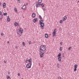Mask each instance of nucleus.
Returning <instances> with one entry per match:
<instances>
[{
	"mask_svg": "<svg viewBox=\"0 0 79 79\" xmlns=\"http://www.w3.org/2000/svg\"><path fill=\"white\" fill-rule=\"evenodd\" d=\"M47 48L45 45H41L40 46V50H42V51H45Z\"/></svg>",
	"mask_w": 79,
	"mask_h": 79,
	"instance_id": "nucleus-1",
	"label": "nucleus"
},
{
	"mask_svg": "<svg viewBox=\"0 0 79 79\" xmlns=\"http://www.w3.org/2000/svg\"><path fill=\"white\" fill-rule=\"evenodd\" d=\"M32 65V63L31 62V63H29L28 64H27L26 65V67L27 69L31 68V66Z\"/></svg>",
	"mask_w": 79,
	"mask_h": 79,
	"instance_id": "nucleus-2",
	"label": "nucleus"
},
{
	"mask_svg": "<svg viewBox=\"0 0 79 79\" xmlns=\"http://www.w3.org/2000/svg\"><path fill=\"white\" fill-rule=\"evenodd\" d=\"M23 32V29L20 28L19 30H18L17 31V33L18 34H20L21 33L22 34Z\"/></svg>",
	"mask_w": 79,
	"mask_h": 79,
	"instance_id": "nucleus-3",
	"label": "nucleus"
},
{
	"mask_svg": "<svg viewBox=\"0 0 79 79\" xmlns=\"http://www.w3.org/2000/svg\"><path fill=\"white\" fill-rule=\"evenodd\" d=\"M39 21V24L40 25L41 28H42V29H44V23L40 22V20Z\"/></svg>",
	"mask_w": 79,
	"mask_h": 79,
	"instance_id": "nucleus-4",
	"label": "nucleus"
},
{
	"mask_svg": "<svg viewBox=\"0 0 79 79\" xmlns=\"http://www.w3.org/2000/svg\"><path fill=\"white\" fill-rule=\"evenodd\" d=\"M78 65L77 64H75L74 66V71H77V68Z\"/></svg>",
	"mask_w": 79,
	"mask_h": 79,
	"instance_id": "nucleus-5",
	"label": "nucleus"
},
{
	"mask_svg": "<svg viewBox=\"0 0 79 79\" xmlns=\"http://www.w3.org/2000/svg\"><path fill=\"white\" fill-rule=\"evenodd\" d=\"M39 2H37L36 3L35 5V6L37 8H38V7H39Z\"/></svg>",
	"mask_w": 79,
	"mask_h": 79,
	"instance_id": "nucleus-6",
	"label": "nucleus"
},
{
	"mask_svg": "<svg viewBox=\"0 0 79 79\" xmlns=\"http://www.w3.org/2000/svg\"><path fill=\"white\" fill-rule=\"evenodd\" d=\"M37 18L34 19L33 20V22L34 23H35L37 22Z\"/></svg>",
	"mask_w": 79,
	"mask_h": 79,
	"instance_id": "nucleus-7",
	"label": "nucleus"
},
{
	"mask_svg": "<svg viewBox=\"0 0 79 79\" xmlns=\"http://www.w3.org/2000/svg\"><path fill=\"white\" fill-rule=\"evenodd\" d=\"M26 5H24L23 6V7H22L21 9H22V10H24L26 9Z\"/></svg>",
	"mask_w": 79,
	"mask_h": 79,
	"instance_id": "nucleus-8",
	"label": "nucleus"
},
{
	"mask_svg": "<svg viewBox=\"0 0 79 79\" xmlns=\"http://www.w3.org/2000/svg\"><path fill=\"white\" fill-rule=\"evenodd\" d=\"M35 16H36V15H35V13H33L32 14V18H35Z\"/></svg>",
	"mask_w": 79,
	"mask_h": 79,
	"instance_id": "nucleus-9",
	"label": "nucleus"
},
{
	"mask_svg": "<svg viewBox=\"0 0 79 79\" xmlns=\"http://www.w3.org/2000/svg\"><path fill=\"white\" fill-rule=\"evenodd\" d=\"M6 7V3H4L3 4V8H5Z\"/></svg>",
	"mask_w": 79,
	"mask_h": 79,
	"instance_id": "nucleus-10",
	"label": "nucleus"
},
{
	"mask_svg": "<svg viewBox=\"0 0 79 79\" xmlns=\"http://www.w3.org/2000/svg\"><path fill=\"white\" fill-rule=\"evenodd\" d=\"M42 53V52H40V57H41V58H42V57L44 56V55H43V54Z\"/></svg>",
	"mask_w": 79,
	"mask_h": 79,
	"instance_id": "nucleus-11",
	"label": "nucleus"
},
{
	"mask_svg": "<svg viewBox=\"0 0 79 79\" xmlns=\"http://www.w3.org/2000/svg\"><path fill=\"white\" fill-rule=\"evenodd\" d=\"M67 19V17L66 16H64V17H63V21H65Z\"/></svg>",
	"mask_w": 79,
	"mask_h": 79,
	"instance_id": "nucleus-12",
	"label": "nucleus"
},
{
	"mask_svg": "<svg viewBox=\"0 0 79 79\" xmlns=\"http://www.w3.org/2000/svg\"><path fill=\"white\" fill-rule=\"evenodd\" d=\"M61 53H60L58 54V55L57 56V57L58 58L59 57V58H61Z\"/></svg>",
	"mask_w": 79,
	"mask_h": 79,
	"instance_id": "nucleus-13",
	"label": "nucleus"
},
{
	"mask_svg": "<svg viewBox=\"0 0 79 79\" xmlns=\"http://www.w3.org/2000/svg\"><path fill=\"white\" fill-rule=\"evenodd\" d=\"M7 17L8 18L7 19V21H8V22H10V18H9V16H8Z\"/></svg>",
	"mask_w": 79,
	"mask_h": 79,
	"instance_id": "nucleus-14",
	"label": "nucleus"
},
{
	"mask_svg": "<svg viewBox=\"0 0 79 79\" xmlns=\"http://www.w3.org/2000/svg\"><path fill=\"white\" fill-rule=\"evenodd\" d=\"M58 61H59V62H61V57H58Z\"/></svg>",
	"mask_w": 79,
	"mask_h": 79,
	"instance_id": "nucleus-15",
	"label": "nucleus"
},
{
	"mask_svg": "<svg viewBox=\"0 0 79 79\" xmlns=\"http://www.w3.org/2000/svg\"><path fill=\"white\" fill-rule=\"evenodd\" d=\"M14 25L16 27L17 26L19 25V24H18L17 22H15L14 23Z\"/></svg>",
	"mask_w": 79,
	"mask_h": 79,
	"instance_id": "nucleus-16",
	"label": "nucleus"
},
{
	"mask_svg": "<svg viewBox=\"0 0 79 79\" xmlns=\"http://www.w3.org/2000/svg\"><path fill=\"white\" fill-rule=\"evenodd\" d=\"M44 36L46 38H48V34H45Z\"/></svg>",
	"mask_w": 79,
	"mask_h": 79,
	"instance_id": "nucleus-17",
	"label": "nucleus"
},
{
	"mask_svg": "<svg viewBox=\"0 0 79 79\" xmlns=\"http://www.w3.org/2000/svg\"><path fill=\"white\" fill-rule=\"evenodd\" d=\"M3 15L1 14L0 15V19H3Z\"/></svg>",
	"mask_w": 79,
	"mask_h": 79,
	"instance_id": "nucleus-18",
	"label": "nucleus"
},
{
	"mask_svg": "<svg viewBox=\"0 0 79 79\" xmlns=\"http://www.w3.org/2000/svg\"><path fill=\"white\" fill-rule=\"evenodd\" d=\"M14 10L15 11H16V13H18V10H17V9L16 8H15L14 9Z\"/></svg>",
	"mask_w": 79,
	"mask_h": 79,
	"instance_id": "nucleus-19",
	"label": "nucleus"
},
{
	"mask_svg": "<svg viewBox=\"0 0 79 79\" xmlns=\"http://www.w3.org/2000/svg\"><path fill=\"white\" fill-rule=\"evenodd\" d=\"M6 78H7L8 79H11V78H10V76L9 75H7V76L6 77Z\"/></svg>",
	"mask_w": 79,
	"mask_h": 79,
	"instance_id": "nucleus-20",
	"label": "nucleus"
},
{
	"mask_svg": "<svg viewBox=\"0 0 79 79\" xmlns=\"http://www.w3.org/2000/svg\"><path fill=\"white\" fill-rule=\"evenodd\" d=\"M28 60L29 63H31V62L32 61V60H31V58L29 59Z\"/></svg>",
	"mask_w": 79,
	"mask_h": 79,
	"instance_id": "nucleus-21",
	"label": "nucleus"
},
{
	"mask_svg": "<svg viewBox=\"0 0 79 79\" xmlns=\"http://www.w3.org/2000/svg\"><path fill=\"white\" fill-rule=\"evenodd\" d=\"M56 34V33H55V32H53L52 33V35H53V36H55V35Z\"/></svg>",
	"mask_w": 79,
	"mask_h": 79,
	"instance_id": "nucleus-22",
	"label": "nucleus"
},
{
	"mask_svg": "<svg viewBox=\"0 0 79 79\" xmlns=\"http://www.w3.org/2000/svg\"><path fill=\"white\" fill-rule=\"evenodd\" d=\"M39 2L41 3L42 2V0H38Z\"/></svg>",
	"mask_w": 79,
	"mask_h": 79,
	"instance_id": "nucleus-23",
	"label": "nucleus"
},
{
	"mask_svg": "<svg viewBox=\"0 0 79 79\" xmlns=\"http://www.w3.org/2000/svg\"><path fill=\"white\" fill-rule=\"evenodd\" d=\"M3 15L4 16H6V15H7V13L6 12L4 13Z\"/></svg>",
	"mask_w": 79,
	"mask_h": 79,
	"instance_id": "nucleus-24",
	"label": "nucleus"
},
{
	"mask_svg": "<svg viewBox=\"0 0 79 79\" xmlns=\"http://www.w3.org/2000/svg\"><path fill=\"white\" fill-rule=\"evenodd\" d=\"M39 18L41 19H42V16H41L40 15H39Z\"/></svg>",
	"mask_w": 79,
	"mask_h": 79,
	"instance_id": "nucleus-25",
	"label": "nucleus"
},
{
	"mask_svg": "<svg viewBox=\"0 0 79 79\" xmlns=\"http://www.w3.org/2000/svg\"><path fill=\"white\" fill-rule=\"evenodd\" d=\"M42 7H44V3H42L41 4V5Z\"/></svg>",
	"mask_w": 79,
	"mask_h": 79,
	"instance_id": "nucleus-26",
	"label": "nucleus"
},
{
	"mask_svg": "<svg viewBox=\"0 0 79 79\" xmlns=\"http://www.w3.org/2000/svg\"><path fill=\"white\" fill-rule=\"evenodd\" d=\"M40 22H41V23H43L44 22V20L42 19H40Z\"/></svg>",
	"mask_w": 79,
	"mask_h": 79,
	"instance_id": "nucleus-27",
	"label": "nucleus"
},
{
	"mask_svg": "<svg viewBox=\"0 0 79 79\" xmlns=\"http://www.w3.org/2000/svg\"><path fill=\"white\" fill-rule=\"evenodd\" d=\"M23 46H25L26 44H25V43L24 42H23Z\"/></svg>",
	"mask_w": 79,
	"mask_h": 79,
	"instance_id": "nucleus-28",
	"label": "nucleus"
},
{
	"mask_svg": "<svg viewBox=\"0 0 79 79\" xmlns=\"http://www.w3.org/2000/svg\"><path fill=\"white\" fill-rule=\"evenodd\" d=\"M63 20H60V23L61 24L62 23H63Z\"/></svg>",
	"mask_w": 79,
	"mask_h": 79,
	"instance_id": "nucleus-29",
	"label": "nucleus"
},
{
	"mask_svg": "<svg viewBox=\"0 0 79 79\" xmlns=\"http://www.w3.org/2000/svg\"><path fill=\"white\" fill-rule=\"evenodd\" d=\"M56 29H55L54 30L53 32L56 33Z\"/></svg>",
	"mask_w": 79,
	"mask_h": 79,
	"instance_id": "nucleus-30",
	"label": "nucleus"
},
{
	"mask_svg": "<svg viewBox=\"0 0 79 79\" xmlns=\"http://www.w3.org/2000/svg\"><path fill=\"white\" fill-rule=\"evenodd\" d=\"M28 44H29V45H30V44H31V41H29L28 42Z\"/></svg>",
	"mask_w": 79,
	"mask_h": 79,
	"instance_id": "nucleus-31",
	"label": "nucleus"
},
{
	"mask_svg": "<svg viewBox=\"0 0 79 79\" xmlns=\"http://www.w3.org/2000/svg\"><path fill=\"white\" fill-rule=\"evenodd\" d=\"M71 48H72L71 47H69L68 48V50H70L71 49Z\"/></svg>",
	"mask_w": 79,
	"mask_h": 79,
	"instance_id": "nucleus-32",
	"label": "nucleus"
},
{
	"mask_svg": "<svg viewBox=\"0 0 79 79\" xmlns=\"http://www.w3.org/2000/svg\"><path fill=\"white\" fill-rule=\"evenodd\" d=\"M40 48V50L39 51L40 52V53H41V52H42V49L40 50V48Z\"/></svg>",
	"mask_w": 79,
	"mask_h": 79,
	"instance_id": "nucleus-33",
	"label": "nucleus"
},
{
	"mask_svg": "<svg viewBox=\"0 0 79 79\" xmlns=\"http://www.w3.org/2000/svg\"><path fill=\"white\" fill-rule=\"evenodd\" d=\"M60 51H61L62 50V47H61L60 48Z\"/></svg>",
	"mask_w": 79,
	"mask_h": 79,
	"instance_id": "nucleus-34",
	"label": "nucleus"
},
{
	"mask_svg": "<svg viewBox=\"0 0 79 79\" xmlns=\"http://www.w3.org/2000/svg\"><path fill=\"white\" fill-rule=\"evenodd\" d=\"M59 64H57V67L58 68H59Z\"/></svg>",
	"mask_w": 79,
	"mask_h": 79,
	"instance_id": "nucleus-35",
	"label": "nucleus"
},
{
	"mask_svg": "<svg viewBox=\"0 0 79 79\" xmlns=\"http://www.w3.org/2000/svg\"><path fill=\"white\" fill-rule=\"evenodd\" d=\"M28 60L27 59L26 60V63H28Z\"/></svg>",
	"mask_w": 79,
	"mask_h": 79,
	"instance_id": "nucleus-36",
	"label": "nucleus"
},
{
	"mask_svg": "<svg viewBox=\"0 0 79 79\" xmlns=\"http://www.w3.org/2000/svg\"><path fill=\"white\" fill-rule=\"evenodd\" d=\"M62 56H63V57H64V54L63 53V54H62Z\"/></svg>",
	"mask_w": 79,
	"mask_h": 79,
	"instance_id": "nucleus-37",
	"label": "nucleus"
},
{
	"mask_svg": "<svg viewBox=\"0 0 79 79\" xmlns=\"http://www.w3.org/2000/svg\"><path fill=\"white\" fill-rule=\"evenodd\" d=\"M1 35H4V34H3V33H2L1 34Z\"/></svg>",
	"mask_w": 79,
	"mask_h": 79,
	"instance_id": "nucleus-38",
	"label": "nucleus"
},
{
	"mask_svg": "<svg viewBox=\"0 0 79 79\" xmlns=\"http://www.w3.org/2000/svg\"><path fill=\"white\" fill-rule=\"evenodd\" d=\"M18 1L19 2H18L19 3H21V2H20V0H18Z\"/></svg>",
	"mask_w": 79,
	"mask_h": 79,
	"instance_id": "nucleus-39",
	"label": "nucleus"
},
{
	"mask_svg": "<svg viewBox=\"0 0 79 79\" xmlns=\"http://www.w3.org/2000/svg\"><path fill=\"white\" fill-rule=\"evenodd\" d=\"M2 15V11H0V15Z\"/></svg>",
	"mask_w": 79,
	"mask_h": 79,
	"instance_id": "nucleus-40",
	"label": "nucleus"
},
{
	"mask_svg": "<svg viewBox=\"0 0 79 79\" xmlns=\"http://www.w3.org/2000/svg\"><path fill=\"white\" fill-rule=\"evenodd\" d=\"M62 42H60V45H62Z\"/></svg>",
	"mask_w": 79,
	"mask_h": 79,
	"instance_id": "nucleus-41",
	"label": "nucleus"
},
{
	"mask_svg": "<svg viewBox=\"0 0 79 79\" xmlns=\"http://www.w3.org/2000/svg\"><path fill=\"white\" fill-rule=\"evenodd\" d=\"M20 76V74H19V73H18V76Z\"/></svg>",
	"mask_w": 79,
	"mask_h": 79,
	"instance_id": "nucleus-42",
	"label": "nucleus"
},
{
	"mask_svg": "<svg viewBox=\"0 0 79 79\" xmlns=\"http://www.w3.org/2000/svg\"><path fill=\"white\" fill-rule=\"evenodd\" d=\"M4 63H6V61L4 60Z\"/></svg>",
	"mask_w": 79,
	"mask_h": 79,
	"instance_id": "nucleus-43",
	"label": "nucleus"
},
{
	"mask_svg": "<svg viewBox=\"0 0 79 79\" xmlns=\"http://www.w3.org/2000/svg\"><path fill=\"white\" fill-rule=\"evenodd\" d=\"M39 6H40V5H41V4H40V3H39Z\"/></svg>",
	"mask_w": 79,
	"mask_h": 79,
	"instance_id": "nucleus-44",
	"label": "nucleus"
},
{
	"mask_svg": "<svg viewBox=\"0 0 79 79\" xmlns=\"http://www.w3.org/2000/svg\"><path fill=\"white\" fill-rule=\"evenodd\" d=\"M43 10H44V11H45V9L44 8L43 9Z\"/></svg>",
	"mask_w": 79,
	"mask_h": 79,
	"instance_id": "nucleus-45",
	"label": "nucleus"
},
{
	"mask_svg": "<svg viewBox=\"0 0 79 79\" xmlns=\"http://www.w3.org/2000/svg\"><path fill=\"white\" fill-rule=\"evenodd\" d=\"M26 4L27 5H28V3H26Z\"/></svg>",
	"mask_w": 79,
	"mask_h": 79,
	"instance_id": "nucleus-46",
	"label": "nucleus"
},
{
	"mask_svg": "<svg viewBox=\"0 0 79 79\" xmlns=\"http://www.w3.org/2000/svg\"><path fill=\"white\" fill-rule=\"evenodd\" d=\"M42 54H43V55H44V52H43L42 53Z\"/></svg>",
	"mask_w": 79,
	"mask_h": 79,
	"instance_id": "nucleus-47",
	"label": "nucleus"
},
{
	"mask_svg": "<svg viewBox=\"0 0 79 79\" xmlns=\"http://www.w3.org/2000/svg\"><path fill=\"white\" fill-rule=\"evenodd\" d=\"M10 72H8V74H10Z\"/></svg>",
	"mask_w": 79,
	"mask_h": 79,
	"instance_id": "nucleus-48",
	"label": "nucleus"
},
{
	"mask_svg": "<svg viewBox=\"0 0 79 79\" xmlns=\"http://www.w3.org/2000/svg\"><path fill=\"white\" fill-rule=\"evenodd\" d=\"M2 5V3L0 2V6Z\"/></svg>",
	"mask_w": 79,
	"mask_h": 79,
	"instance_id": "nucleus-49",
	"label": "nucleus"
},
{
	"mask_svg": "<svg viewBox=\"0 0 79 79\" xmlns=\"http://www.w3.org/2000/svg\"><path fill=\"white\" fill-rule=\"evenodd\" d=\"M9 42H9V41H7V43H8V44H9Z\"/></svg>",
	"mask_w": 79,
	"mask_h": 79,
	"instance_id": "nucleus-50",
	"label": "nucleus"
},
{
	"mask_svg": "<svg viewBox=\"0 0 79 79\" xmlns=\"http://www.w3.org/2000/svg\"><path fill=\"white\" fill-rule=\"evenodd\" d=\"M15 48H17V46H16L15 47Z\"/></svg>",
	"mask_w": 79,
	"mask_h": 79,
	"instance_id": "nucleus-51",
	"label": "nucleus"
},
{
	"mask_svg": "<svg viewBox=\"0 0 79 79\" xmlns=\"http://www.w3.org/2000/svg\"><path fill=\"white\" fill-rule=\"evenodd\" d=\"M78 3H79V1L78 2Z\"/></svg>",
	"mask_w": 79,
	"mask_h": 79,
	"instance_id": "nucleus-52",
	"label": "nucleus"
},
{
	"mask_svg": "<svg viewBox=\"0 0 79 79\" xmlns=\"http://www.w3.org/2000/svg\"><path fill=\"white\" fill-rule=\"evenodd\" d=\"M18 26H19V25H17Z\"/></svg>",
	"mask_w": 79,
	"mask_h": 79,
	"instance_id": "nucleus-53",
	"label": "nucleus"
},
{
	"mask_svg": "<svg viewBox=\"0 0 79 79\" xmlns=\"http://www.w3.org/2000/svg\"><path fill=\"white\" fill-rule=\"evenodd\" d=\"M22 79H23V78H22Z\"/></svg>",
	"mask_w": 79,
	"mask_h": 79,
	"instance_id": "nucleus-54",
	"label": "nucleus"
}]
</instances>
